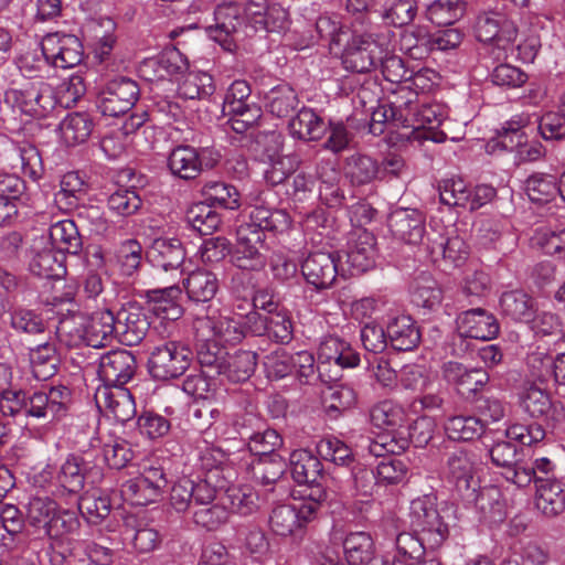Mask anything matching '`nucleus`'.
Returning a JSON list of instances; mask_svg holds the SVG:
<instances>
[{
    "instance_id": "nucleus-23",
    "label": "nucleus",
    "mask_w": 565,
    "mask_h": 565,
    "mask_svg": "<svg viewBox=\"0 0 565 565\" xmlns=\"http://www.w3.org/2000/svg\"><path fill=\"white\" fill-rule=\"evenodd\" d=\"M457 329L461 337L489 341L500 331L497 318L482 308L461 312L457 318Z\"/></svg>"
},
{
    "instance_id": "nucleus-6",
    "label": "nucleus",
    "mask_w": 565,
    "mask_h": 565,
    "mask_svg": "<svg viewBox=\"0 0 565 565\" xmlns=\"http://www.w3.org/2000/svg\"><path fill=\"white\" fill-rule=\"evenodd\" d=\"M4 100L22 113L35 117H45L57 105L54 88L43 81L29 82L21 87L7 89Z\"/></svg>"
},
{
    "instance_id": "nucleus-61",
    "label": "nucleus",
    "mask_w": 565,
    "mask_h": 565,
    "mask_svg": "<svg viewBox=\"0 0 565 565\" xmlns=\"http://www.w3.org/2000/svg\"><path fill=\"white\" fill-rule=\"evenodd\" d=\"M445 118L444 109L440 105H422L417 107L408 119H404V127H411L415 131L434 129L438 127Z\"/></svg>"
},
{
    "instance_id": "nucleus-47",
    "label": "nucleus",
    "mask_w": 565,
    "mask_h": 565,
    "mask_svg": "<svg viewBox=\"0 0 565 565\" xmlns=\"http://www.w3.org/2000/svg\"><path fill=\"white\" fill-rule=\"evenodd\" d=\"M441 300L443 291L430 275L422 274L415 279L412 289V301L415 306L434 310L440 306Z\"/></svg>"
},
{
    "instance_id": "nucleus-64",
    "label": "nucleus",
    "mask_w": 565,
    "mask_h": 565,
    "mask_svg": "<svg viewBox=\"0 0 565 565\" xmlns=\"http://www.w3.org/2000/svg\"><path fill=\"white\" fill-rule=\"evenodd\" d=\"M531 116L544 140H559L565 137V113L548 111L542 116Z\"/></svg>"
},
{
    "instance_id": "nucleus-2",
    "label": "nucleus",
    "mask_w": 565,
    "mask_h": 565,
    "mask_svg": "<svg viewBox=\"0 0 565 565\" xmlns=\"http://www.w3.org/2000/svg\"><path fill=\"white\" fill-rule=\"evenodd\" d=\"M28 520L33 527L43 530L50 540H62L76 534L81 527L77 511L62 509L50 497H33L30 500Z\"/></svg>"
},
{
    "instance_id": "nucleus-18",
    "label": "nucleus",
    "mask_w": 565,
    "mask_h": 565,
    "mask_svg": "<svg viewBox=\"0 0 565 565\" xmlns=\"http://www.w3.org/2000/svg\"><path fill=\"white\" fill-rule=\"evenodd\" d=\"M188 68L186 57L178 49L171 47L156 57L146 60L141 72L148 81H180Z\"/></svg>"
},
{
    "instance_id": "nucleus-1",
    "label": "nucleus",
    "mask_w": 565,
    "mask_h": 565,
    "mask_svg": "<svg viewBox=\"0 0 565 565\" xmlns=\"http://www.w3.org/2000/svg\"><path fill=\"white\" fill-rule=\"evenodd\" d=\"M70 402L71 392L63 385L34 392L30 396L22 390L8 388L0 393V412L3 416L24 415L51 422L66 414Z\"/></svg>"
},
{
    "instance_id": "nucleus-27",
    "label": "nucleus",
    "mask_w": 565,
    "mask_h": 565,
    "mask_svg": "<svg viewBox=\"0 0 565 565\" xmlns=\"http://www.w3.org/2000/svg\"><path fill=\"white\" fill-rule=\"evenodd\" d=\"M45 242V236L35 239L32 247L33 256L29 265L30 270L41 278H60L65 273L63 254L51 244L46 246Z\"/></svg>"
},
{
    "instance_id": "nucleus-48",
    "label": "nucleus",
    "mask_w": 565,
    "mask_h": 565,
    "mask_svg": "<svg viewBox=\"0 0 565 565\" xmlns=\"http://www.w3.org/2000/svg\"><path fill=\"white\" fill-rule=\"evenodd\" d=\"M249 223L242 226L250 227L252 231H284L289 226V216L282 210L271 211L265 206H254L249 212Z\"/></svg>"
},
{
    "instance_id": "nucleus-44",
    "label": "nucleus",
    "mask_w": 565,
    "mask_h": 565,
    "mask_svg": "<svg viewBox=\"0 0 565 565\" xmlns=\"http://www.w3.org/2000/svg\"><path fill=\"white\" fill-rule=\"evenodd\" d=\"M30 362L34 376L46 381L55 375L60 358L54 343L45 342L30 351Z\"/></svg>"
},
{
    "instance_id": "nucleus-25",
    "label": "nucleus",
    "mask_w": 565,
    "mask_h": 565,
    "mask_svg": "<svg viewBox=\"0 0 565 565\" xmlns=\"http://www.w3.org/2000/svg\"><path fill=\"white\" fill-rule=\"evenodd\" d=\"M148 256L153 267L163 273H171L172 278H178L181 275L180 268L185 253L178 238L160 237L154 239Z\"/></svg>"
},
{
    "instance_id": "nucleus-36",
    "label": "nucleus",
    "mask_w": 565,
    "mask_h": 565,
    "mask_svg": "<svg viewBox=\"0 0 565 565\" xmlns=\"http://www.w3.org/2000/svg\"><path fill=\"white\" fill-rule=\"evenodd\" d=\"M188 298L194 302L211 301L218 290L216 275L206 269H195L183 279Z\"/></svg>"
},
{
    "instance_id": "nucleus-16",
    "label": "nucleus",
    "mask_w": 565,
    "mask_h": 565,
    "mask_svg": "<svg viewBox=\"0 0 565 565\" xmlns=\"http://www.w3.org/2000/svg\"><path fill=\"white\" fill-rule=\"evenodd\" d=\"M136 359L127 350H113L102 355L98 365L99 379L105 387H122L136 373Z\"/></svg>"
},
{
    "instance_id": "nucleus-51",
    "label": "nucleus",
    "mask_w": 565,
    "mask_h": 565,
    "mask_svg": "<svg viewBox=\"0 0 565 565\" xmlns=\"http://www.w3.org/2000/svg\"><path fill=\"white\" fill-rule=\"evenodd\" d=\"M462 41V34L457 29H446L431 36H422L419 44L408 47L412 55H422L428 51H448L456 49Z\"/></svg>"
},
{
    "instance_id": "nucleus-10",
    "label": "nucleus",
    "mask_w": 565,
    "mask_h": 565,
    "mask_svg": "<svg viewBox=\"0 0 565 565\" xmlns=\"http://www.w3.org/2000/svg\"><path fill=\"white\" fill-rule=\"evenodd\" d=\"M265 238L262 231L255 232L250 227L239 226L237 242L231 255L232 264L245 271L264 269L268 260V247Z\"/></svg>"
},
{
    "instance_id": "nucleus-7",
    "label": "nucleus",
    "mask_w": 565,
    "mask_h": 565,
    "mask_svg": "<svg viewBox=\"0 0 565 565\" xmlns=\"http://www.w3.org/2000/svg\"><path fill=\"white\" fill-rule=\"evenodd\" d=\"M193 361L191 348L182 342L170 340L154 347L149 358V370L158 380L177 379Z\"/></svg>"
},
{
    "instance_id": "nucleus-60",
    "label": "nucleus",
    "mask_w": 565,
    "mask_h": 565,
    "mask_svg": "<svg viewBox=\"0 0 565 565\" xmlns=\"http://www.w3.org/2000/svg\"><path fill=\"white\" fill-rule=\"evenodd\" d=\"M446 433L454 440H471L481 436L483 424L472 416H454L445 425Z\"/></svg>"
},
{
    "instance_id": "nucleus-33",
    "label": "nucleus",
    "mask_w": 565,
    "mask_h": 565,
    "mask_svg": "<svg viewBox=\"0 0 565 565\" xmlns=\"http://www.w3.org/2000/svg\"><path fill=\"white\" fill-rule=\"evenodd\" d=\"M536 508L546 516H556L565 510V487L558 480L536 479Z\"/></svg>"
},
{
    "instance_id": "nucleus-38",
    "label": "nucleus",
    "mask_w": 565,
    "mask_h": 565,
    "mask_svg": "<svg viewBox=\"0 0 565 565\" xmlns=\"http://www.w3.org/2000/svg\"><path fill=\"white\" fill-rule=\"evenodd\" d=\"M447 477L460 489L470 488V481L476 470L473 455L468 450L458 448L448 454L447 457Z\"/></svg>"
},
{
    "instance_id": "nucleus-55",
    "label": "nucleus",
    "mask_w": 565,
    "mask_h": 565,
    "mask_svg": "<svg viewBox=\"0 0 565 565\" xmlns=\"http://www.w3.org/2000/svg\"><path fill=\"white\" fill-rule=\"evenodd\" d=\"M202 195L211 204L228 210L239 207V193L235 186L217 180L206 181L201 189Z\"/></svg>"
},
{
    "instance_id": "nucleus-62",
    "label": "nucleus",
    "mask_w": 565,
    "mask_h": 565,
    "mask_svg": "<svg viewBox=\"0 0 565 565\" xmlns=\"http://www.w3.org/2000/svg\"><path fill=\"white\" fill-rule=\"evenodd\" d=\"M298 105L295 90L285 84L270 89L267 95V107L277 117L288 116Z\"/></svg>"
},
{
    "instance_id": "nucleus-20",
    "label": "nucleus",
    "mask_w": 565,
    "mask_h": 565,
    "mask_svg": "<svg viewBox=\"0 0 565 565\" xmlns=\"http://www.w3.org/2000/svg\"><path fill=\"white\" fill-rule=\"evenodd\" d=\"M214 20L215 24L206 29L209 36L231 51L232 38L244 23L242 8L233 1L223 2L215 8Z\"/></svg>"
},
{
    "instance_id": "nucleus-52",
    "label": "nucleus",
    "mask_w": 565,
    "mask_h": 565,
    "mask_svg": "<svg viewBox=\"0 0 565 565\" xmlns=\"http://www.w3.org/2000/svg\"><path fill=\"white\" fill-rule=\"evenodd\" d=\"M120 492L124 499L134 505H147L154 502L161 495L156 486H152L141 473L122 483Z\"/></svg>"
},
{
    "instance_id": "nucleus-24",
    "label": "nucleus",
    "mask_w": 565,
    "mask_h": 565,
    "mask_svg": "<svg viewBox=\"0 0 565 565\" xmlns=\"http://www.w3.org/2000/svg\"><path fill=\"white\" fill-rule=\"evenodd\" d=\"M96 403L105 416L126 423L136 415V404L130 392L124 387H104L96 393Z\"/></svg>"
},
{
    "instance_id": "nucleus-3",
    "label": "nucleus",
    "mask_w": 565,
    "mask_h": 565,
    "mask_svg": "<svg viewBox=\"0 0 565 565\" xmlns=\"http://www.w3.org/2000/svg\"><path fill=\"white\" fill-rule=\"evenodd\" d=\"M532 124V116L529 113L516 114L505 121L498 132L497 138L488 142L489 152L498 149L515 152L520 162H532L540 160L545 154V148L541 142H529L525 129Z\"/></svg>"
},
{
    "instance_id": "nucleus-26",
    "label": "nucleus",
    "mask_w": 565,
    "mask_h": 565,
    "mask_svg": "<svg viewBox=\"0 0 565 565\" xmlns=\"http://www.w3.org/2000/svg\"><path fill=\"white\" fill-rule=\"evenodd\" d=\"M375 237L366 230L355 231L348 244L347 264L352 275L367 271L375 264Z\"/></svg>"
},
{
    "instance_id": "nucleus-22",
    "label": "nucleus",
    "mask_w": 565,
    "mask_h": 565,
    "mask_svg": "<svg viewBox=\"0 0 565 565\" xmlns=\"http://www.w3.org/2000/svg\"><path fill=\"white\" fill-rule=\"evenodd\" d=\"M388 226L392 235L406 244H419L426 233V218L417 210L398 209L388 217Z\"/></svg>"
},
{
    "instance_id": "nucleus-21",
    "label": "nucleus",
    "mask_w": 565,
    "mask_h": 565,
    "mask_svg": "<svg viewBox=\"0 0 565 565\" xmlns=\"http://www.w3.org/2000/svg\"><path fill=\"white\" fill-rule=\"evenodd\" d=\"M301 273L316 289L330 288L338 275L337 257L331 252H312L303 260Z\"/></svg>"
},
{
    "instance_id": "nucleus-14",
    "label": "nucleus",
    "mask_w": 565,
    "mask_h": 565,
    "mask_svg": "<svg viewBox=\"0 0 565 565\" xmlns=\"http://www.w3.org/2000/svg\"><path fill=\"white\" fill-rule=\"evenodd\" d=\"M41 50L45 62L57 68H72L78 65L84 56L79 39L61 32L46 34L42 39Z\"/></svg>"
},
{
    "instance_id": "nucleus-53",
    "label": "nucleus",
    "mask_w": 565,
    "mask_h": 565,
    "mask_svg": "<svg viewBox=\"0 0 565 565\" xmlns=\"http://www.w3.org/2000/svg\"><path fill=\"white\" fill-rule=\"evenodd\" d=\"M532 242L544 254L565 258V227H539L532 236Z\"/></svg>"
},
{
    "instance_id": "nucleus-37",
    "label": "nucleus",
    "mask_w": 565,
    "mask_h": 565,
    "mask_svg": "<svg viewBox=\"0 0 565 565\" xmlns=\"http://www.w3.org/2000/svg\"><path fill=\"white\" fill-rule=\"evenodd\" d=\"M47 238L56 250L77 255L83 248V241L78 227L73 220H62L52 224Z\"/></svg>"
},
{
    "instance_id": "nucleus-30",
    "label": "nucleus",
    "mask_w": 565,
    "mask_h": 565,
    "mask_svg": "<svg viewBox=\"0 0 565 565\" xmlns=\"http://www.w3.org/2000/svg\"><path fill=\"white\" fill-rule=\"evenodd\" d=\"M182 290L171 284L162 288L149 289L146 291L150 310L159 318L166 320H178L182 316V307L179 303Z\"/></svg>"
},
{
    "instance_id": "nucleus-13",
    "label": "nucleus",
    "mask_w": 565,
    "mask_h": 565,
    "mask_svg": "<svg viewBox=\"0 0 565 565\" xmlns=\"http://www.w3.org/2000/svg\"><path fill=\"white\" fill-rule=\"evenodd\" d=\"M140 96L131 78L117 77L106 83L97 97V107L104 116L118 117L129 111Z\"/></svg>"
},
{
    "instance_id": "nucleus-54",
    "label": "nucleus",
    "mask_w": 565,
    "mask_h": 565,
    "mask_svg": "<svg viewBox=\"0 0 565 565\" xmlns=\"http://www.w3.org/2000/svg\"><path fill=\"white\" fill-rule=\"evenodd\" d=\"M61 488L70 493H78L85 483V462L81 457L68 456L56 476Z\"/></svg>"
},
{
    "instance_id": "nucleus-50",
    "label": "nucleus",
    "mask_w": 565,
    "mask_h": 565,
    "mask_svg": "<svg viewBox=\"0 0 565 565\" xmlns=\"http://www.w3.org/2000/svg\"><path fill=\"white\" fill-rule=\"evenodd\" d=\"M524 189L532 202L544 204L556 198L557 181L553 174L534 172L525 180Z\"/></svg>"
},
{
    "instance_id": "nucleus-31",
    "label": "nucleus",
    "mask_w": 565,
    "mask_h": 565,
    "mask_svg": "<svg viewBox=\"0 0 565 565\" xmlns=\"http://www.w3.org/2000/svg\"><path fill=\"white\" fill-rule=\"evenodd\" d=\"M320 363H334L340 367H355L360 363L359 353L338 337H324L318 348Z\"/></svg>"
},
{
    "instance_id": "nucleus-42",
    "label": "nucleus",
    "mask_w": 565,
    "mask_h": 565,
    "mask_svg": "<svg viewBox=\"0 0 565 565\" xmlns=\"http://www.w3.org/2000/svg\"><path fill=\"white\" fill-rule=\"evenodd\" d=\"M221 374L231 382H244L252 376L257 365V355L253 351L226 353Z\"/></svg>"
},
{
    "instance_id": "nucleus-43",
    "label": "nucleus",
    "mask_w": 565,
    "mask_h": 565,
    "mask_svg": "<svg viewBox=\"0 0 565 565\" xmlns=\"http://www.w3.org/2000/svg\"><path fill=\"white\" fill-rule=\"evenodd\" d=\"M290 134L302 140H318L327 129L326 122L310 108H301L289 122Z\"/></svg>"
},
{
    "instance_id": "nucleus-41",
    "label": "nucleus",
    "mask_w": 565,
    "mask_h": 565,
    "mask_svg": "<svg viewBox=\"0 0 565 565\" xmlns=\"http://www.w3.org/2000/svg\"><path fill=\"white\" fill-rule=\"evenodd\" d=\"M228 513L250 515L258 511L260 500L258 493L250 486L228 487L222 497Z\"/></svg>"
},
{
    "instance_id": "nucleus-12",
    "label": "nucleus",
    "mask_w": 565,
    "mask_h": 565,
    "mask_svg": "<svg viewBox=\"0 0 565 565\" xmlns=\"http://www.w3.org/2000/svg\"><path fill=\"white\" fill-rule=\"evenodd\" d=\"M217 157V153L206 148L198 149L189 145H179L169 153L168 168L177 178L194 180L202 171L214 168Z\"/></svg>"
},
{
    "instance_id": "nucleus-58",
    "label": "nucleus",
    "mask_w": 565,
    "mask_h": 565,
    "mask_svg": "<svg viewBox=\"0 0 565 565\" xmlns=\"http://www.w3.org/2000/svg\"><path fill=\"white\" fill-rule=\"evenodd\" d=\"M371 422L376 427H387L392 430L401 428L406 423L405 409L393 401H382L370 412Z\"/></svg>"
},
{
    "instance_id": "nucleus-32",
    "label": "nucleus",
    "mask_w": 565,
    "mask_h": 565,
    "mask_svg": "<svg viewBox=\"0 0 565 565\" xmlns=\"http://www.w3.org/2000/svg\"><path fill=\"white\" fill-rule=\"evenodd\" d=\"M117 337L115 315L108 308L94 312L85 326V344L103 348Z\"/></svg>"
},
{
    "instance_id": "nucleus-17",
    "label": "nucleus",
    "mask_w": 565,
    "mask_h": 565,
    "mask_svg": "<svg viewBox=\"0 0 565 565\" xmlns=\"http://www.w3.org/2000/svg\"><path fill=\"white\" fill-rule=\"evenodd\" d=\"M117 337L126 345L139 344L146 337L150 322L137 302H128L115 316Z\"/></svg>"
},
{
    "instance_id": "nucleus-8",
    "label": "nucleus",
    "mask_w": 565,
    "mask_h": 565,
    "mask_svg": "<svg viewBox=\"0 0 565 565\" xmlns=\"http://www.w3.org/2000/svg\"><path fill=\"white\" fill-rule=\"evenodd\" d=\"M250 87L246 81H234L225 94L223 109L230 116L232 129L237 134L245 132L262 117V109L249 103Z\"/></svg>"
},
{
    "instance_id": "nucleus-63",
    "label": "nucleus",
    "mask_w": 565,
    "mask_h": 565,
    "mask_svg": "<svg viewBox=\"0 0 565 565\" xmlns=\"http://www.w3.org/2000/svg\"><path fill=\"white\" fill-rule=\"evenodd\" d=\"M439 198L445 205L467 207V204H469V189L459 177L445 179L439 185Z\"/></svg>"
},
{
    "instance_id": "nucleus-56",
    "label": "nucleus",
    "mask_w": 565,
    "mask_h": 565,
    "mask_svg": "<svg viewBox=\"0 0 565 565\" xmlns=\"http://www.w3.org/2000/svg\"><path fill=\"white\" fill-rule=\"evenodd\" d=\"M188 224L201 235H210L221 225V216L211 204L196 203L192 205L185 215Z\"/></svg>"
},
{
    "instance_id": "nucleus-35",
    "label": "nucleus",
    "mask_w": 565,
    "mask_h": 565,
    "mask_svg": "<svg viewBox=\"0 0 565 565\" xmlns=\"http://www.w3.org/2000/svg\"><path fill=\"white\" fill-rule=\"evenodd\" d=\"M387 337L397 351H411L420 341V333L415 321L406 315L392 318L387 323Z\"/></svg>"
},
{
    "instance_id": "nucleus-29",
    "label": "nucleus",
    "mask_w": 565,
    "mask_h": 565,
    "mask_svg": "<svg viewBox=\"0 0 565 565\" xmlns=\"http://www.w3.org/2000/svg\"><path fill=\"white\" fill-rule=\"evenodd\" d=\"M344 555L350 565H390L375 555L374 542L366 532H352L343 541Z\"/></svg>"
},
{
    "instance_id": "nucleus-57",
    "label": "nucleus",
    "mask_w": 565,
    "mask_h": 565,
    "mask_svg": "<svg viewBox=\"0 0 565 565\" xmlns=\"http://www.w3.org/2000/svg\"><path fill=\"white\" fill-rule=\"evenodd\" d=\"M77 510L92 524H98L110 513V501L98 491L86 492L79 497Z\"/></svg>"
},
{
    "instance_id": "nucleus-34",
    "label": "nucleus",
    "mask_w": 565,
    "mask_h": 565,
    "mask_svg": "<svg viewBox=\"0 0 565 565\" xmlns=\"http://www.w3.org/2000/svg\"><path fill=\"white\" fill-rule=\"evenodd\" d=\"M94 129L92 116L85 111L67 114L58 125L60 138L68 147L84 143Z\"/></svg>"
},
{
    "instance_id": "nucleus-46",
    "label": "nucleus",
    "mask_w": 565,
    "mask_h": 565,
    "mask_svg": "<svg viewBox=\"0 0 565 565\" xmlns=\"http://www.w3.org/2000/svg\"><path fill=\"white\" fill-rule=\"evenodd\" d=\"M417 102L418 95L408 84L397 85L388 100L392 121L404 127V119L417 109Z\"/></svg>"
},
{
    "instance_id": "nucleus-45",
    "label": "nucleus",
    "mask_w": 565,
    "mask_h": 565,
    "mask_svg": "<svg viewBox=\"0 0 565 565\" xmlns=\"http://www.w3.org/2000/svg\"><path fill=\"white\" fill-rule=\"evenodd\" d=\"M178 94L185 99H202L214 93L213 77L205 72L184 73L178 81Z\"/></svg>"
},
{
    "instance_id": "nucleus-40",
    "label": "nucleus",
    "mask_w": 565,
    "mask_h": 565,
    "mask_svg": "<svg viewBox=\"0 0 565 565\" xmlns=\"http://www.w3.org/2000/svg\"><path fill=\"white\" fill-rule=\"evenodd\" d=\"M500 308L504 316L520 322H530L536 312L534 299L522 290L503 292Z\"/></svg>"
},
{
    "instance_id": "nucleus-15",
    "label": "nucleus",
    "mask_w": 565,
    "mask_h": 565,
    "mask_svg": "<svg viewBox=\"0 0 565 565\" xmlns=\"http://www.w3.org/2000/svg\"><path fill=\"white\" fill-rule=\"evenodd\" d=\"M493 465L502 468L504 479L518 487L529 486L534 478L533 467L521 458V452L509 440L495 443L489 450Z\"/></svg>"
},
{
    "instance_id": "nucleus-11",
    "label": "nucleus",
    "mask_w": 565,
    "mask_h": 565,
    "mask_svg": "<svg viewBox=\"0 0 565 565\" xmlns=\"http://www.w3.org/2000/svg\"><path fill=\"white\" fill-rule=\"evenodd\" d=\"M384 46L372 33L354 32L342 52V63L349 71L366 73L383 58Z\"/></svg>"
},
{
    "instance_id": "nucleus-5",
    "label": "nucleus",
    "mask_w": 565,
    "mask_h": 565,
    "mask_svg": "<svg viewBox=\"0 0 565 565\" xmlns=\"http://www.w3.org/2000/svg\"><path fill=\"white\" fill-rule=\"evenodd\" d=\"M476 35L480 42L490 43V53L495 60H501L514 52L518 30L514 22L502 13L487 12L477 19Z\"/></svg>"
},
{
    "instance_id": "nucleus-49",
    "label": "nucleus",
    "mask_w": 565,
    "mask_h": 565,
    "mask_svg": "<svg viewBox=\"0 0 565 565\" xmlns=\"http://www.w3.org/2000/svg\"><path fill=\"white\" fill-rule=\"evenodd\" d=\"M347 177L351 183L363 185L382 178V170L376 160L364 154H354L348 159Z\"/></svg>"
},
{
    "instance_id": "nucleus-59",
    "label": "nucleus",
    "mask_w": 565,
    "mask_h": 565,
    "mask_svg": "<svg viewBox=\"0 0 565 565\" xmlns=\"http://www.w3.org/2000/svg\"><path fill=\"white\" fill-rule=\"evenodd\" d=\"M465 12L461 0H435L426 8L427 18L437 25H450L458 21Z\"/></svg>"
},
{
    "instance_id": "nucleus-28",
    "label": "nucleus",
    "mask_w": 565,
    "mask_h": 565,
    "mask_svg": "<svg viewBox=\"0 0 565 565\" xmlns=\"http://www.w3.org/2000/svg\"><path fill=\"white\" fill-rule=\"evenodd\" d=\"M522 406L534 418H542L553 423L565 418L563 405L553 403L548 393L536 385H531L524 391Z\"/></svg>"
},
{
    "instance_id": "nucleus-9",
    "label": "nucleus",
    "mask_w": 565,
    "mask_h": 565,
    "mask_svg": "<svg viewBox=\"0 0 565 565\" xmlns=\"http://www.w3.org/2000/svg\"><path fill=\"white\" fill-rule=\"evenodd\" d=\"M196 338L203 342L237 343L244 338L241 321L228 312L213 310L193 321Z\"/></svg>"
},
{
    "instance_id": "nucleus-19",
    "label": "nucleus",
    "mask_w": 565,
    "mask_h": 565,
    "mask_svg": "<svg viewBox=\"0 0 565 565\" xmlns=\"http://www.w3.org/2000/svg\"><path fill=\"white\" fill-rule=\"evenodd\" d=\"M313 519V503H301L299 508L281 504L271 510L269 526L275 534L288 536L295 534Z\"/></svg>"
},
{
    "instance_id": "nucleus-4",
    "label": "nucleus",
    "mask_w": 565,
    "mask_h": 565,
    "mask_svg": "<svg viewBox=\"0 0 565 565\" xmlns=\"http://www.w3.org/2000/svg\"><path fill=\"white\" fill-rule=\"evenodd\" d=\"M408 518L411 527L420 535L427 548L436 550L447 540L449 527L437 509V498L434 494H425L412 500Z\"/></svg>"
},
{
    "instance_id": "nucleus-39",
    "label": "nucleus",
    "mask_w": 565,
    "mask_h": 565,
    "mask_svg": "<svg viewBox=\"0 0 565 565\" xmlns=\"http://www.w3.org/2000/svg\"><path fill=\"white\" fill-rule=\"evenodd\" d=\"M290 468L294 480L299 484H313L321 478L322 463L306 449H297L290 454Z\"/></svg>"
}]
</instances>
